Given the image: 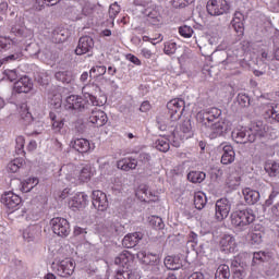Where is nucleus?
I'll use <instances>...</instances> for the list:
<instances>
[{
	"label": "nucleus",
	"instance_id": "nucleus-1",
	"mask_svg": "<svg viewBox=\"0 0 279 279\" xmlns=\"http://www.w3.org/2000/svg\"><path fill=\"white\" fill-rule=\"evenodd\" d=\"M222 111L217 107L203 109L196 113V121L203 128H208L209 138H219L230 130V122L221 118Z\"/></svg>",
	"mask_w": 279,
	"mask_h": 279
},
{
	"label": "nucleus",
	"instance_id": "nucleus-2",
	"mask_svg": "<svg viewBox=\"0 0 279 279\" xmlns=\"http://www.w3.org/2000/svg\"><path fill=\"white\" fill-rule=\"evenodd\" d=\"M83 93L85 98L78 95H70L66 97V110H86L88 106H101V102L97 100V97L88 92V87H83Z\"/></svg>",
	"mask_w": 279,
	"mask_h": 279
},
{
	"label": "nucleus",
	"instance_id": "nucleus-3",
	"mask_svg": "<svg viewBox=\"0 0 279 279\" xmlns=\"http://www.w3.org/2000/svg\"><path fill=\"white\" fill-rule=\"evenodd\" d=\"M66 169L69 173L65 175V180L71 184H74V186L86 184V182H90V178H93V171L89 166H85L81 170H77V167L74 165H68Z\"/></svg>",
	"mask_w": 279,
	"mask_h": 279
},
{
	"label": "nucleus",
	"instance_id": "nucleus-4",
	"mask_svg": "<svg viewBox=\"0 0 279 279\" xmlns=\"http://www.w3.org/2000/svg\"><path fill=\"white\" fill-rule=\"evenodd\" d=\"M230 219L234 228L243 230V228H247V226L256 221V215L252 209H242L233 211Z\"/></svg>",
	"mask_w": 279,
	"mask_h": 279
},
{
	"label": "nucleus",
	"instance_id": "nucleus-5",
	"mask_svg": "<svg viewBox=\"0 0 279 279\" xmlns=\"http://www.w3.org/2000/svg\"><path fill=\"white\" fill-rule=\"evenodd\" d=\"M137 258H140L143 265H149L153 267L151 271L153 274H156V276H160L162 274L163 266L160 263V254L141 251L137 253Z\"/></svg>",
	"mask_w": 279,
	"mask_h": 279
},
{
	"label": "nucleus",
	"instance_id": "nucleus-6",
	"mask_svg": "<svg viewBox=\"0 0 279 279\" xmlns=\"http://www.w3.org/2000/svg\"><path fill=\"white\" fill-rule=\"evenodd\" d=\"M191 138V122L185 121L174 129L172 132V145L173 147H180L182 141Z\"/></svg>",
	"mask_w": 279,
	"mask_h": 279
},
{
	"label": "nucleus",
	"instance_id": "nucleus-7",
	"mask_svg": "<svg viewBox=\"0 0 279 279\" xmlns=\"http://www.w3.org/2000/svg\"><path fill=\"white\" fill-rule=\"evenodd\" d=\"M20 117L24 125H28L26 130H33L34 132H43L45 130L43 122L34 121V117L25 104L20 107Z\"/></svg>",
	"mask_w": 279,
	"mask_h": 279
},
{
	"label": "nucleus",
	"instance_id": "nucleus-8",
	"mask_svg": "<svg viewBox=\"0 0 279 279\" xmlns=\"http://www.w3.org/2000/svg\"><path fill=\"white\" fill-rule=\"evenodd\" d=\"M206 10L210 16H222V14L230 12V3L226 0H208Z\"/></svg>",
	"mask_w": 279,
	"mask_h": 279
},
{
	"label": "nucleus",
	"instance_id": "nucleus-9",
	"mask_svg": "<svg viewBox=\"0 0 279 279\" xmlns=\"http://www.w3.org/2000/svg\"><path fill=\"white\" fill-rule=\"evenodd\" d=\"M51 230L57 236H69L71 234V225L69 220L62 217H56L50 220Z\"/></svg>",
	"mask_w": 279,
	"mask_h": 279
},
{
	"label": "nucleus",
	"instance_id": "nucleus-10",
	"mask_svg": "<svg viewBox=\"0 0 279 279\" xmlns=\"http://www.w3.org/2000/svg\"><path fill=\"white\" fill-rule=\"evenodd\" d=\"M231 136L238 144L254 143L256 141V135L252 133V130H247L244 126L233 129Z\"/></svg>",
	"mask_w": 279,
	"mask_h": 279
},
{
	"label": "nucleus",
	"instance_id": "nucleus-11",
	"mask_svg": "<svg viewBox=\"0 0 279 279\" xmlns=\"http://www.w3.org/2000/svg\"><path fill=\"white\" fill-rule=\"evenodd\" d=\"M186 102L183 99L174 98L167 104L171 121H180L184 113Z\"/></svg>",
	"mask_w": 279,
	"mask_h": 279
},
{
	"label": "nucleus",
	"instance_id": "nucleus-12",
	"mask_svg": "<svg viewBox=\"0 0 279 279\" xmlns=\"http://www.w3.org/2000/svg\"><path fill=\"white\" fill-rule=\"evenodd\" d=\"M232 209V205L228 198H220L216 202L215 205V219L216 221H223V219H228V215H230V210Z\"/></svg>",
	"mask_w": 279,
	"mask_h": 279
},
{
	"label": "nucleus",
	"instance_id": "nucleus-13",
	"mask_svg": "<svg viewBox=\"0 0 279 279\" xmlns=\"http://www.w3.org/2000/svg\"><path fill=\"white\" fill-rule=\"evenodd\" d=\"M88 194H86L85 192H77L76 194H74L68 202V206L69 208H71V210H84V208H86V206H88Z\"/></svg>",
	"mask_w": 279,
	"mask_h": 279
},
{
	"label": "nucleus",
	"instance_id": "nucleus-14",
	"mask_svg": "<svg viewBox=\"0 0 279 279\" xmlns=\"http://www.w3.org/2000/svg\"><path fill=\"white\" fill-rule=\"evenodd\" d=\"M1 202L5 208L12 211L19 210V208H21V204H23L21 196H19V194H14L12 191L5 192L1 197Z\"/></svg>",
	"mask_w": 279,
	"mask_h": 279
},
{
	"label": "nucleus",
	"instance_id": "nucleus-15",
	"mask_svg": "<svg viewBox=\"0 0 279 279\" xmlns=\"http://www.w3.org/2000/svg\"><path fill=\"white\" fill-rule=\"evenodd\" d=\"M92 202L96 210H100L101 213L108 210V195H106V193L101 192L100 190L93 191Z\"/></svg>",
	"mask_w": 279,
	"mask_h": 279
},
{
	"label": "nucleus",
	"instance_id": "nucleus-16",
	"mask_svg": "<svg viewBox=\"0 0 279 279\" xmlns=\"http://www.w3.org/2000/svg\"><path fill=\"white\" fill-rule=\"evenodd\" d=\"M75 272V260L65 258L61 260L57 266V274L61 278H69Z\"/></svg>",
	"mask_w": 279,
	"mask_h": 279
},
{
	"label": "nucleus",
	"instance_id": "nucleus-17",
	"mask_svg": "<svg viewBox=\"0 0 279 279\" xmlns=\"http://www.w3.org/2000/svg\"><path fill=\"white\" fill-rule=\"evenodd\" d=\"M48 106L53 112V110H60L62 108V89L54 87L48 93Z\"/></svg>",
	"mask_w": 279,
	"mask_h": 279
},
{
	"label": "nucleus",
	"instance_id": "nucleus-18",
	"mask_svg": "<svg viewBox=\"0 0 279 279\" xmlns=\"http://www.w3.org/2000/svg\"><path fill=\"white\" fill-rule=\"evenodd\" d=\"M88 122L95 125V128H104L108 123V114L95 107L89 114Z\"/></svg>",
	"mask_w": 279,
	"mask_h": 279
},
{
	"label": "nucleus",
	"instance_id": "nucleus-19",
	"mask_svg": "<svg viewBox=\"0 0 279 279\" xmlns=\"http://www.w3.org/2000/svg\"><path fill=\"white\" fill-rule=\"evenodd\" d=\"M94 47L95 40H93V37L83 36L78 40L75 53L76 56H84L85 53H89V51H93Z\"/></svg>",
	"mask_w": 279,
	"mask_h": 279
},
{
	"label": "nucleus",
	"instance_id": "nucleus-20",
	"mask_svg": "<svg viewBox=\"0 0 279 279\" xmlns=\"http://www.w3.org/2000/svg\"><path fill=\"white\" fill-rule=\"evenodd\" d=\"M71 145L78 154H90L95 149V144H90V141L86 138H75Z\"/></svg>",
	"mask_w": 279,
	"mask_h": 279
},
{
	"label": "nucleus",
	"instance_id": "nucleus-21",
	"mask_svg": "<svg viewBox=\"0 0 279 279\" xmlns=\"http://www.w3.org/2000/svg\"><path fill=\"white\" fill-rule=\"evenodd\" d=\"M114 265H119L121 268L132 269V265H134V254L129 251H122L116 258Z\"/></svg>",
	"mask_w": 279,
	"mask_h": 279
},
{
	"label": "nucleus",
	"instance_id": "nucleus-22",
	"mask_svg": "<svg viewBox=\"0 0 279 279\" xmlns=\"http://www.w3.org/2000/svg\"><path fill=\"white\" fill-rule=\"evenodd\" d=\"M219 247L221 252L232 253L236 250V240L232 235H225L220 239Z\"/></svg>",
	"mask_w": 279,
	"mask_h": 279
},
{
	"label": "nucleus",
	"instance_id": "nucleus-23",
	"mask_svg": "<svg viewBox=\"0 0 279 279\" xmlns=\"http://www.w3.org/2000/svg\"><path fill=\"white\" fill-rule=\"evenodd\" d=\"M143 240V234L141 232H134L126 234L122 240V245L128 250L136 247L137 243Z\"/></svg>",
	"mask_w": 279,
	"mask_h": 279
},
{
	"label": "nucleus",
	"instance_id": "nucleus-24",
	"mask_svg": "<svg viewBox=\"0 0 279 279\" xmlns=\"http://www.w3.org/2000/svg\"><path fill=\"white\" fill-rule=\"evenodd\" d=\"M114 279H141L138 270L133 268H119L116 272Z\"/></svg>",
	"mask_w": 279,
	"mask_h": 279
},
{
	"label": "nucleus",
	"instance_id": "nucleus-25",
	"mask_svg": "<svg viewBox=\"0 0 279 279\" xmlns=\"http://www.w3.org/2000/svg\"><path fill=\"white\" fill-rule=\"evenodd\" d=\"M33 88L34 83L27 76H22L14 83V90L16 93H29Z\"/></svg>",
	"mask_w": 279,
	"mask_h": 279
},
{
	"label": "nucleus",
	"instance_id": "nucleus-26",
	"mask_svg": "<svg viewBox=\"0 0 279 279\" xmlns=\"http://www.w3.org/2000/svg\"><path fill=\"white\" fill-rule=\"evenodd\" d=\"M118 169H121V171H134L136 167H138V160L132 158V157H125L117 162Z\"/></svg>",
	"mask_w": 279,
	"mask_h": 279
},
{
	"label": "nucleus",
	"instance_id": "nucleus-27",
	"mask_svg": "<svg viewBox=\"0 0 279 279\" xmlns=\"http://www.w3.org/2000/svg\"><path fill=\"white\" fill-rule=\"evenodd\" d=\"M222 146V157H221V163L222 165H232L234 162L235 153L234 148L230 144H221Z\"/></svg>",
	"mask_w": 279,
	"mask_h": 279
},
{
	"label": "nucleus",
	"instance_id": "nucleus-28",
	"mask_svg": "<svg viewBox=\"0 0 279 279\" xmlns=\"http://www.w3.org/2000/svg\"><path fill=\"white\" fill-rule=\"evenodd\" d=\"M49 119L51 121L52 132H62V130H64V119L60 118V113L50 111Z\"/></svg>",
	"mask_w": 279,
	"mask_h": 279
},
{
	"label": "nucleus",
	"instance_id": "nucleus-29",
	"mask_svg": "<svg viewBox=\"0 0 279 279\" xmlns=\"http://www.w3.org/2000/svg\"><path fill=\"white\" fill-rule=\"evenodd\" d=\"M244 201L246 204H250L251 206L256 204L258 199H260V193L256 190H252L250 187H246L242 191Z\"/></svg>",
	"mask_w": 279,
	"mask_h": 279
},
{
	"label": "nucleus",
	"instance_id": "nucleus-30",
	"mask_svg": "<svg viewBox=\"0 0 279 279\" xmlns=\"http://www.w3.org/2000/svg\"><path fill=\"white\" fill-rule=\"evenodd\" d=\"M163 265H165V267H167V269H170L171 271H175V270L180 269V267H182L180 257L171 256V255L166 256V258L163 260Z\"/></svg>",
	"mask_w": 279,
	"mask_h": 279
},
{
	"label": "nucleus",
	"instance_id": "nucleus-31",
	"mask_svg": "<svg viewBox=\"0 0 279 279\" xmlns=\"http://www.w3.org/2000/svg\"><path fill=\"white\" fill-rule=\"evenodd\" d=\"M148 21L150 25H154L155 27H160L165 24V17H162V14H160L158 10H153L148 14Z\"/></svg>",
	"mask_w": 279,
	"mask_h": 279
},
{
	"label": "nucleus",
	"instance_id": "nucleus-32",
	"mask_svg": "<svg viewBox=\"0 0 279 279\" xmlns=\"http://www.w3.org/2000/svg\"><path fill=\"white\" fill-rule=\"evenodd\" d=\"M208 204V198L204 192H195L194 193V206L197 210L204 209V207Z\"/></svg>",
	"mask_w": 279,
	"mask_h": 279
},
{
	"label": "nucleus",
	"instance_id": "nucleus-33",
	"mask_svg": "<svg viewBox=\"0 0 279 279\" xmlns=\"http://www.w3.org/2000/svg\"><path fill=\"white\" fill-rule=\"evenodd\" d=\"M264 169L269 178H277L279 175V163L274 160L266 161Z\"/></svg>",
	"mask_w": 279,
	"mask_h": 279
},
{
	"label": "nucleus",
	"instance_id": "nucleus-34",
	"mask_svg": "<svg viewBox=\"0 0 279 279\" xmlns=\"http://www.w3.org/2000/svg\"><path fill=\"white\" fill-rule=\"evenodd\" d=\"M16 41L8 36H0V51H10L15 49Z\"/></svg>",
	"mask_w": 279,
	"mask_h": 279
},
{
	"label": "nucleus",
	"instance_id": "nucleus-35",
	"mask_svg": "<svg viewBox=\"0 0 279 279\" xmlns=\"http://www.w3.org/2000/svg\"><path fill=\"white\" fill-rule=\"evenodd\" d=\"M266 119H274L279 123V105H267L265 109Z\"/></svg>",
	"mask_w": 279,
	"mask_h": 279
},
{
	"label": "nucleus",
	"instance_id": "nucleus-36",
	"mask_svg": "<svg viewBox=\"0 0 279 279\" xmlns=\"http://www.w3.org/2000/svg\"><path fill=\"white\" fill-rule=\"evenodd\" d=\"M24 165H25V159L15 158L8 163L7 170L9 171V173H17V171L22 169Z\"/></svg>",
	"mask_w": 279,
	"mask_h": 279
},
{
	"label": "nucleus",
	"instance_id": "nucleus-37",
	"mask_svg": "<svg viewBox=\"0 0 279 279\" xmlns=\"http://www.w3.org/2000/svg\"><path fill=\"white\" fill-rule=\"evenodd\" d=\"M187 180L193 184H202L206 180V173L202 171H192L187 174Z\"/></svg>",
	"mask_w": 279,
	"mask_h": 279
},
{
	"label": "nucleus",
	"instance_id": "nucleus-38",
	"mask_svg": "<svg viewBox=\"0 0 279 279\" xmlns=\"http://www.w3.org/2000/svg\"><path fill=\"white\" fill-rule=\"evenodd\" d=\"M216 279H230V266L226 264H221L218 266L216 274H215Z\"/></svg>",
	"mask_w": 279,
	"mask_h": 279
},
{
	"label": "nucleus",
	"instance_id": "nucleus-39",
	"mask_svg": "<svg viewBox=\"0 0 279 279\" xmlns=\"http://www.w3.org/2000/svg\"><path fill=\"white\" fill-rule=\"evenodd\" d=\"M54 77L58 82H62V84H71L73 80V75L69 71H59L54 74Z\"/></svg>",
	"mask_w": 279,
	"mask_h": 279
},
{
	"label": "nucleus",
	"instance_id": "nucleus-40",
	"mask_svg": "<svg viewBox=\"0 0 279 279\" xmlns=\"http://www.w3.org/2000/svg\"><path fill=\"white\" fill-rule=\"evenodd\" d=\"M156 149H158V151H162L163 154L169 151L170 149V144H169V138L167 137H159L156 142Z\"/></svg>",
	"mask_w": 279,
	"mask_h": 279
},
{
	"label": "nucleus",
	"instance_id": "nucleus-41",
	"mask_svg": "<svg viewBox=\"0 0 279 279\" xmlns=\"http://www.w3.org/2000/svg\"><path fill=\"white\" fill-rule=\"evenodd\" d=\"M34 186H38V178H28L22 183V193H29Z\"/></svg>",
	"mask_w": 279,
	"mask_h": 279
},
{
	"label": "nucleus",
	"instance_id": "nucleus-42",
	"mask_svg": "<svg viewBox=\"0 0 279 279\" xmlns=\"http://www.w3.org/2000/svg\"><path fill=\"white\" fill-rule=\"evenodd\" d=\"M148 223L151 228H155V230H162L165 228V222L162 221V218L158 216H150L148 218Z\"/></svg>",
	"mask_w": 279,
	"mask_h": 279
},
{
	"label": "nucleus",
	"instance_id": "nucleus-43",
	"mask_svg": "<svg viewBox=\"0 0 279 279\" xmlns=\"http://www.w3.org/2000/svg\"><path fill=\"white\" fill-rule=\"evenodd\" d=\"M15 151L17 156H25V137L20 135L15 140Z\"/></svg>",
	"mask_w": 279,
	"mask_h": 279
},
{
	"label": "nucleus",
	"instance_id": "nucleus-44",
	"mask_svg": "<svg viewBox=\"0 0 279 279\" xmlns=\"http://www.w3.org/2000/svg\"><path fill=\"white\" fill-rule=\"evenodd\" d=\"M106 71L107 69L105 65H96L90 69L89 75L95 80L96 77H101V75H106Z\"/></svg>",
	"mask_w": 279,
	"mask_h": 279
},
{
	"label": "nucleus",
	"instance_id": "nucleus-45",
	"mask_svg": "<svg viewBox=\"0 0 279 279\" xmlns=\"http://www.w3.org/2000/svg\"><path fill=\"white\" fill-rule=\"evenodd\" d=\"M266 260H269L268 253L259 251L253 254V263H266Z\"/></svg>",
	"mask_w": 279,
	"mask_h": 279
},
{
	"label": "nucleus",
	"instance_id": "nucleus-46",
	"mask_svg": "<svg viewBox=\"0 0 279 279\" xmlns=\"http://www.w3.org/2000/svg\"><path fill=\"white\" fill-rule=\"evenodd\" d=\"M175 51H178V44L173 41H167L165 44L163 53H166V56H173Z\"/></svg>",
	"mask_w": 279,
	"mask_h": 279
},
{
	"label": "nucleus",
	"instance_id": "nucleus-47",
	"mask_svg": "<svg viewBox=\"0 0 279 279\" xmlns=\"http://www.w3.org/2000/svg\"><path fill=\"white\" fill-rule=\"evenodd\" d=\"M179 34L182 38H191L193 36V28L187 25L180 26Z\"/></svg>",
	"mask_w": 279,
	"mask_h": 279
},
{
	"label": "nucleus",
	"instance_id": "nucleus-48",
	"mask_svg": "<svg viewBox=\"0 0 279 279\" xmlns=\"http://www.w3.org/2000/svg\"><path fill=\"white\" fill-rule=\"evenodd\" d=\"M36 238V229H34V227H28L27 229L24 230L23 232V239H25V241H34V239Z\"/></svg>",
	"mask_w": 279,
	"mask_h": 279
},
{
	"label": "nucleus",
	"instance_id": "nucleus-49",
	"mask_svg": "<svg viewBox=\"0 0 279 279\" xmlns=\"http://www.w3.org/2000/svg\"><path fill=\"white\" fill-rule=\"evenodd\" d=\"M119 12H121V7L117 2L109 7V15L111 19H116Z\"/></svg>",
	"mask_w": 279,
	"mask_h": 279
},
{
	"label": "nucleus",
	"instance_id": "nucleus-50",
	"mask_svg": "<svg viewBox=\"0 0 279 279\" xmlns=\"http://www.w3.org/2000/svg\"><path fill=\"white\" fill-rule=\"evenodd\" d=\"M4 75L9 82H16L19 78V74L15 72V70H5Z\"/></svg>",
	"mask_w": 279,
	"mask_h": 279
},
{
	"label": "nucleus",
	"instance_id": "nucleus-51",
	"mask_svg": "<svg viewBox=\"0 0 279 279\" xmlns=\"http://www.w3.org/2000/svg\"><path fill=\"white\" fill-rule=\"evenodd\" d=\"M231 24H232L234 32H236V34H239V36H243V32H245L243 22H231Z\"/></svg>",
	"mask_w": 279,
	"mask_h": 279
},
{
	"label": "nucleus",
	"instance_id": "nucleus-52",
	"mask_svg": "<svg viewBox=\"0 0 279 279\" xmlns=\"http://www.w3.org/2000/svg\"><path fill=\"white\" fill-rule=\"evenodd\" d=\"M239 182H241V177H239L236 174V172H233L232 174H230V177L228 178V184L230 186H236V184H239Z\"/></svg>",
	"mask_w": 279,
	"mask_h": 279
},
{
	"label": "nucleus",
	"instance_id": "nucleus-53",
	"mask_svg": "<svg viewBox=\"0 0 279 279\" xmlns=\"http://www.w3.org/2000/svg\"><path fill=\"white\" fill-rule=\"evenodd\" d=\"M136 197L141 199V202H148L149 197H147V190L138 189L135 193Z\"/></svg>",
	"mask_w": 279,
	"mask_h": 279
},
{
	"label": "nucleus",
	"instance_id": "nucleus-54",
	"mask_svg": "<svg viewBox=\"0 0 279 279\" xmlns=\"http://www.w3.org/2000/svg\"><path fill=\"white\" fill-rule=\"evenodd\" d=\"M126 60H129V62H132V64H135L136 66H141V64H143V62H141V59L132 53H129L126 56Z\"/></svg>",
	"mask_w": 279,
	"mask_h": 279
},
{
	"label": "nucleus",
	"instance_id": "nucleus-55",
	"mask_svg": "<svg viewBox=\"0 0 279 279\" xmlns=\"http://www.w3.org/2000/svg\"><path fill=\"white\" fill-rule=\"evenodd\" d=\"M71 193L70 189H64L63 191H59L56 194L57 199H66L69 197V194Z\"/></svg>",
	"mask_w": 279,
	"mask_h": 279
},
{
	"label": "nucleus",
	"instance_id": "nucleus-56",
	"mask_svg": "<svg viewBox=\"0 0 279 279\" xmlns=\"http://www.w3.org/2000/svg\"><path fill=\"white\" fill-rule=\"evenodd\" d=\"M141 56H143V58H145L146 60H149L151 59V56H154V52H151V50L148 48H143L141 50Z\"/></svg>",
	"mask_w": 279,
	"mask_h": 279
},
{
	"label": "nucleus",
	"instance_id": "nucleus-57",
	"mask_svg": "<svg viewBox=\"0 0 279 279\" xmlns=\"http://www.w3.org/2000/svg\"><path fill=\"white\" fill-rule=\"evenodd\" d=\"M239 104H242V106H245V104H250V97L245 94H240L238 96Z\"/></svg>",
	"mask_w": 279,
	"mask_h": 279
},
{
	"label": "nucleus",
	"instance_id": "nucleus-58",
	"mask_svg": "<svg viewBox=\"0 0 279 279\" xmlns=\"http://www.w3.org/2000/svg\"><path fill=\"white\" fill-rule=\"evenodd\" d=\"M187 4H189V2H186V0H173L172 1V5H174V8H186Z\"/></svg>",
	"mask_w": 279,
	"mask_h": 279
},
{
	"label": "nucleus",
	"instance_id": "nucleus-59",
	"mask_svg": "<svg viewBox=\"0 0 279 279\" xmlns=\"http://www.w3.org/2000/svg\"><path fill=\"white\" fill-rule=\"evenodd\" d=\"M19 58H21V56L19 53L10 54V56L3 58L2 62H14V60H19Z\"/></svg>",
	"mask_w": 279,
	"mask_h": 279
},
{
	"label": "nucleus",
	"instance_id": "nucleus-60",
	"mask_svg": "<svg viewBox=\"0 0 279 279\" xmlns=\"http://www.w3.org/2000/svg\"><path fill=\"white\" fill-rule=\"evenodd\" d=\"M231 23H243V13L236 11Z\"/></svg>",
	"mask_w": 279,
	"mask_h": 279
},
{
	"label": "nucleus",
	"instance_id": "nucleus-61",
	"mask_svg": "<svg viewBox=\"0 0 279 279\" xmlns=\"http://www.w3.org/2000/svg\"><path fill=\"white\" fill-rule=\"evenodd\" d=\"M150 109H151V105L149 104V101L142 102L140 107L141 112H149Z\"/></svg>",
	"mask_w": 279,
	"mask_h": 279
},
{
	"label": "nucleus",
	"instance_id": "nucleus-62",
	"mask_svg": "<svg viewBox=\"0 0 279 279\" xmlns=\"http://www.w3.org/2000/svg\"><path fill=\"white\" fill-rule=\"evenodd\" d=\"M243 278H244L243 270L241 269L233 270V279H243Z\"/></svg>",
	"mask_w": 279,
	"mask_h": 279
},
{
	"label": "nucleus",
	"instance_id": "nucleus-63",
	"mask_svg": "<svg viewBox=\"0 0 279 279\" xmlns=\"http://www.w3.org/2000/svg\"><path fill=\"white\" fill-rule=\"evenodd\" d=\"M271 213L275 217H277L279 219V203H277L276 205H274L271 207Z\"/></svg>",
	"mask_w": 279,
	"mask_h": 279
},
{
	"label": "nucleus",
	"instance_id": "nucleus-64",
	"mask_svg": "<svg viewBox=\"0 0 279 279\" xmlns=\"http://www.w3.org/2000/svg\"><path fill=\"white\" fill-rule=\"evenodd\" d=\"M187 279H204V274H202V272H194Z\"/></svg>",
	"mask_w": 279,
	"mask_h": 279
}]
</instances>
